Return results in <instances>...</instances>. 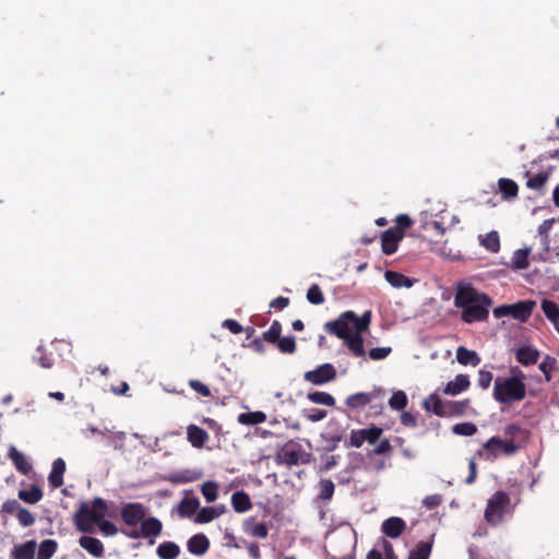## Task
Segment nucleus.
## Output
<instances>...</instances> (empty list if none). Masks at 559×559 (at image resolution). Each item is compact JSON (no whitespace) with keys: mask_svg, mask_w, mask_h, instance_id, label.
Listing matches in <instances>:
<instances>
[{"mask_svg":"<svg viewBox=\"0 0 559 559\" xmlns=\"http://www.w3.org/2000/svg\"><path fill=\"white\" fill-rule=\"evenodd\" d=\"M492 304L491 297L478 292L471 284L460 285L455 290L454 306L462 310L461 320L464 323L487 321Z\"/></svg>","mask_w":559,"mask_h":559,"instance_id":"nucleus-1","label":"nucleus"},{"mask_svg":"<svg viewBox=\"0 0 559 559\" xmlns=\"http://www.w3.org/2000/svg\"><path fill=\"white\" fill-rule=\"evenodd\" d=\"M370 322V311H366L361 317L354 311H345L336 320L326 322L324 330L331 335L345 340L353 334L352 329H355L356 332L368 331Z\"/></svg>","mask_w":559,"mask_h":559,"instance_id":"nucleus-2","label":"nucleus"},{"mask_svg":"<svg viewBox=\"0 0 559 559\" xmlns=\"http://www.w3.org/2000/svg\"><path fill=\"white\" fill-rule=\"evenodd\" d=\"M106 515L112 516V513L108 512L106 500L95 498L92 504L87 502L81 503L73 516V522L78 531L92 533L94 532L95 524H98Z\"/></svg>","mask_w":559,"mask_h":559,"instance_id":"nucleus-3","label":"nucleus"},{"mask_svg":"<svg viewBox=\"0 0 559 559\" xmlns=\"http://www.w3.org/2000/svg\"><path fill=\"white\" fill-rule=\"evenodd\" d=\"M524 374L519 371V376L509 378H497L493 385V399L500 404H510L520 402L526 396V385L523 381Z\"/></svg>","mask_w":559,"mask_h":559,"instance_id":"nucleus-4","label":"nucleus"},{"mask_svg":"<svg viewBox=\"0 0 559 559\" xmlns=\"http://www.w3.org/2000/svg\"><path fill=\"white\" fill-rule=\"evenodd\" d=\"M509 506V495L502 490L496 491L488 500L485 509V520L487 523L492 526L499 525L503 521Z\"/></svg>","mask_w":559,"mask_h":559,"instance_id":"nucleus-5","label":"nucleus"},{"mask_svg":"<svg viewBox=\"0 0 559 559\" xmlns=\"http://www.w3.org/2000/svg\"><path fill=\"white\" fill-rule=\"evenodd\" d=\"M483 450L486 452V460H492L500 453L513 455L519 450V447L512 440H503L493 436L484 443Z\"/></svg>","mask_w":559,"mask_h":559,"instance_id":"nucleus-6","label":"nucleus"},{"mask_svg":"<svg viewBox=\"0 0 559 559\" xmlns=\"http://www.w3.org/2000/svg\"><path fill=\"white\" fill-rule=\"evenodd\" d=\"M382 433L383 429L374 425L364 429L352 430L349 436V445L360 448L364 442L373 444L380 439Z\"/></svg>","mask_w":559,"mask_h":559,"instance_id":"nucleus-7","label":"nucleus"},{"mask_svg":"<svg viewBox=\"0 0 559 559\" xmlns=\"http://www.w3.org/2000/svg\"><path fill=\"white\" fill-rule=\"evenodd\" d=\"M384 397V391L381 388H376L371 392H358L347 396L345 405L352 409L357 411L364 408L374 400H382Z\"/></svg>","mask_w":559,"mask_h":559,"instance_id":"nucleus-8","label":"nucleus"},{"mask_svg":"<svg viewBox=\"0 0 559 559\" xmlns=\"http://www.w3.org/2000/svg\"><path fill=\"white\" fill-rule=\"evenodd\" d=\"M163 524L162 522L154 516L143 518L140 523V531L133 530L132 532H123L130 538H139V537H156L162 534Z\"/></svg>","mask_w":559,"mask_h":559,"instance_id":"nucleus-9","label":"nucleus"},{"mask_svg":"<svg viewBox=\"0 0 559 559\" xmlns=\"http://www.w3.org/2000/svg\"><path fill=\"white\" fill-rule=\"evenodd\" d=\"M336 378V370L332 364L320 365L314 370L305 372L304 379L314 385H322Z\"/></svg>","mask_w":559,"mask_h":559,"instance_id":"nucleus-10","label":"nucleus"},{"mask_svg":"<svg viewBox=\"0 0 559 559\" xmlns=\"http://www.w3.org/2000/svg\"><path fill=\"white\" fill-rule=\"evenodd\" d=\"M145 516V508L142 503L130 502L121 508V519L126 525L136 526Z\"/></svg>","mask_w":559,"mask_h":559,"instance_id":"nucleus-11","label":"nucleus"},{"mask_svg":"<svg viewBox=\"0 0 559 559\" xmlns=\"http://www.w3.org/2000/svg\"><path fill=\"white\" fill-rule=\"evenodd\" d=\"M397 229L389 228L381 234V249L386 255L393 254L397 251L399 242L403 239Z\"/></svg>","mask_w":559,"mask_h":559,"instance_id":"nucleus-12","label":"nucleus"},{"mask_svg":"<svg viewBox=\"0 0 559 559\" xmlns=\"http://www.w3.org/2000/svg\"><path fill=\"white\" fill-rule=\"evenodd\" d=\"M406 530V522L399 516H391L382 522L381 531L390 538H399Z\"/></svg>","mask_w":559,"mask_h":559,"instance_id":"nucleus-13","label":"nucleus"},{"mask_svg":"<svg viewBox=\"0 0 559 559\" xmlns=\"http://www.w3.org/2000/svg\"><path fill=\"white\" fill-rule=\"evenodd\" d=\"M535 306L536 302L533 300L519 301L510 305L511 317L521 322H526L532 316Z\"/></svg>","mask_w":559,"mask_h":559,"instance_id":"nucleus-14","label":"nucleus"},{"mask_svg":"<svg viewBox=\"0 0 559 559\" xmlns=\"http://www.w3.org/2000/svg\"><path fill=\"white\" fill-rule=\"evenodd\" d=\"M471 385V381L467 374L460 373L455 377L453 381H449L444 389L443 393L445 395H457L464 391H466Z\"/></svg>","mask_w":559,"mask_h":559,"instance_id":"nucleus-15","label":"nucleus"},{"mask_svg":"<svg viewBox=\"0 0 559 559\" xmlns=\"http://www.w3.org/2000/svg\"><path fill=\"white\" fill-rule=\"evenodd\" d=\"M515 358L523 366L535 365L539 358V352L530 345L521 346L515 350Z\"/></svg>","mask_w":559,"mask_h":559,"instance_id":"nucleus-16","label":"nucleus"},{"mask_svg":"<svg viewBox=\"0 0 559 559\" xmlns=\"http://www.w3.org/2000/svg\"><path fill=\"white\" fill-rule=\"evenodd\" d=\"M189 552L195 556L204 555L210 548V540L204 534H195L187 543Z\"/></svg>","mask_w":559,"mask_h":559,"instance_id":"nucleus-17","label":"nucleus"},{"mask_svg":"<svg viewBox=\"0 0 559 559\" xmlns=\"http://www.w3.org/2000/svg\"><path fill=\"white\" fill-rule=\"evenodd\" d=\"M79 544L83 549H85L90 555H92L95 558H102L104 556V545L96 537L82 536L79 539Z\"/></svg>","mask_w":559,"mask_h":559,"instance_id":"nucleus-18","label":"nucleus"},{"mask_svg":"<svg viewBox=\"0 0 559 559\" xmlns=\"http://www.w3.org/2000/svg\"><path fill=\"white\" fill-rule=\"evenodd\" d=\"M9 457L13 462L16 471L22 475H28L32 471V465L25 457V455L20 452L15 447H11L9 449Z\"/></svg>","mask_w":559,"mask_h":559,"instance_id":"nucleus-19","label":"nucleus"},{"mask_svg":"<svg viewBox=\"0 0 559 559\" xmlns=\"http://www.w3.org/2000/svg\"><path fill=\"white\" fill-rule=\"evenodd\" d=\"M362 333L364 332L355 331L352 335H349L348 337H346L344 340L347 348L350 350V353L355 357H365L366 356Z\"/></svg>","mask_w":559,"mask_h":559,"instance_id":"nucleus-20","label":"nucleus"},{"mask_svg":"<svg viewBox=\"0 0 559 559\" xmlns=\"http://www.w3.org/2000/svg\"><path fill=\"white\" fill-rule=\"evenodd\" d=\"M36 547L35 540L16 545L11 551V559H34Z\"/></svg>","mask_w":559,"mask_h":559,"instance_id":"nucleus-21","label":"nucleus"},{"mask_svg":"<svg viewBox=\"0 0 559 559\" xmlns=\"http://www.w3.org/2000/svg\"><path fill=\"white\" fill-rule=\"evenodd\" d=\"M64 472L66 462L61 457L55 460L51 472L48 476L49 484L52 488H59L62 486Z\"/></svg>","mask_w":559,"mask_h":559,"instance_id":"nucleus-22","label":"nucleus"},{"mask_svg":"<svg viewBox=\"0 0 559 559\" xmlns=\"http://www.w3.org/2000/svg\"><path fill=\"white\" fill-rule=\"evenodd\" d=\"M188 441L194 448H202L209 439V433L197 425H190L187 429Z\"/></svg>","mask_w":559,"mask_h":559,"instance_id":"nucleus-23","label":"nucleus"},{"mask_svg":"<svg viewBox=\"0 0 559 559\" xmlns=\"http://www.w3.org/2000/svg\"><path fill=\"white\" fill-rule=\"evenodd\" d=\"M231 506L235 512L245 513L252 508V502L249 495L240 490L231 495Z\"/></svg>","mask_w":559,"mask_h":559,"instance_id":"nucleus-24","label":"nucleus"},{"mask_svg":"<svg viewBox=\"0 0 559 559\" xmlns=\"http://www.w3.org/2000/svg\"><path fill=\"white\" fill-rule=\"evenodd\" d=\"M423 406L426 412L433 413L439 417H443L445 401H442L437 393H432L424 400Z\"/></svg>","mask_w":559,"mask_h":559,"instance_id":"nucleus-25","label":"nucleus"},{"mask_svg":"<svg viewBox=\"0 0 559 559\" xmlns=\"http://www.w3.org/2000/svg\"><path fill=\"white\" fill-rule=\"evenodd\" d=\"M180 551V547L170 540L163 542L156 548V555L159 559H177Z\"/></svg>","mask_w":559,"mask_h":559,"instance_id":"nucleus-26","label":"nucleus"},{"mask_svg":"<svg viewBox=\"0 0 559 559\" xmlns=\"http://www.w3.org/2000/svg\"><path fill=\"white\" fill-rule=\"evenodd\" d=\"M468 405H469L468 399L463 400V401H445L443 417L462 416L465 414Z\"/></svg>","mask_w":559,"mask_h":559,"instance_id":"nucleus-27","label":"nucleus"},{"mask_svg":"<svg viewBox=\"0 0 559 559\" xmlns=\"http://www.w3.org/2000/svg\"><path fill=\"white\" fill-rule=\"evenodd\" d=\"M199 507H200V501L197 497L183 498L179 502V504L177 507V511L181 518H190L197 512Z\"/></svg>","mask_w":559,"mask_h":559,"instance_id":"nucleus-28","label":"nucleus"},{"mask_svg":"<svg viewBox=\"0 0 559 559\" xmlns=\"http://www.w3.org/2000/svg\"><path fill=\"white\" fill-rule=\"evenodd\" d=\"M384 278L391 286L396 287V288H400V287L409 288L414 284V281L411 280L409 277L405 276L404 274L395 272V271H390V270L385 271Z\"/></svg>","mask_w":559,"mask_h":559,"instance_id":"nucleus-29","label":"nucleus"},{"mask_svg":"<svg viewBox=\"0 0 559 559\" xmlns=\"http://www.w3.org/2000/svg\"><path fill=\"white\" fill-rule=\"evenodd\" d=\"M456 359L461 365H472L477 366L480 361L477 353L475 350H469L464 346H460L456 350Z\"/></svg>","mask_w":559,"mask_h":559,"instance_id":"nucleus-30","label":"nucleus"},{"mask_svg":"<svg viewBox=\"0 0 559 559\" xmlns=\"http://www.w3.org/2000/svg\"><path fill=\"white\" fill-rule=\"evenodd\" d=\"M498 186L503 199L510 200L518 195L519 187L512 179L501 178L498 181Z\"/></svg>","mask_w":559,"mask_h":559,"instance_id":"nucleus-31","label":"nucleus"},{"mask_svg":"<svg viewBox=\"0 0 559 559\" xmlns=\"http://www.w3.org/2000/svg\"><path fill=\"white\" fill-rule=\"evenodd\" d=\"M17 496L24 502L34 504L41 500L43 491L38 486L32 485L29 489L20 490Z\"/></svg>","mask_w":559,"mask_h":559,"instance_id":"nucleus-32","label":"nucleus"},{"mask_svg":"<svg viewBox=\"0 0 559 559\" xmlns=\"http://www.w3.org/2000/svg\"><path fill=\"white\" fill-rule=\"evenodd\" d=\"M266 420V415L261 412L241 413L238 416V423L246 426L262 424Z\"/></svg>","mask_w":559,"mask_h":559,"instance_id":"nucleus-33","label":"nucleus"},{"mask_svg":"<svg viewBox=\"0 0 559 559\" xmlns=\"http://www.w3.org/2000/svg\"><path fill=\"white\" fill-rule=\"evenodd\" d=\"M540 308L545 314V317L551 323H558L559 320V306L549 299H543L540 302Z\"/></svg>","mask_w":559,"mask_h":559,"instance_id":"nucleus-34","label":"nucleus"},{"mask_svg":"<svg viewBox=\"0 0 559 559\" xmlns=\"http://www.w3.org/2000/svg\"><path fill=\"white\" fill-rule=\"evenodd\" d=\"M531 253V248L519 249L514 252L512 257V267L514 270H525L528 267V255Z\"/></svg>","mask_w":559,"mask_h":559,"instance_id":"nucleus-35","label":"nucleus"},{"mask_svg":"<svg viewBox=\"0 0 559 559\" xmlns=\"http://www.w3.org/2000/svg\"><path fill=\"white\" fill-rule=\"evenodd\" d=\"M58 544L53 539H45L39 544L36 559H50L57 551Z\"/></svg>","mask_w":559,"mask_h":559,"instance_id":"nucleus-36","label":"nucleus"},{"mask_svg":"<svg viewBox=\"0 0 559 559\" xmlns=\"http://www.w3.org/2000/svg\"><path fill=\"white\" fill-rule=\"evenodd\" d=\"M245 531L251 536L259 538H265L269 534V528L263 522L254 524L253 521H246Z\"/></svg>","mask_w":559,"mask_h":559,"instance_id":"nucleus-37","label":"nucleus"},{"mask_svg":"<svg viewBox=\"0 0 559 559\" xmlns=\"http://www.w3.org/2000/svg\"><path fill=\"white\" fill-rule=\"evenodd\" d=\"M307 399L314 404H321L330 407L335 405V399L326 392H311L307 395Z\"/></svg>","mask_w":559,"mask_h":559,"instance_id":"nucleus-38","label":"nucleus"},{"mask_svg":"<svg viewBox=\"0 0 559 559\" xmlns=\"http://www.w3.org/2000/svg\"><path fill=\"white\" fill-rule=\"evenodd\" d=\"M200 474H197L191 471H181L169 475L168 480L173 484H186L192 483L199 479Z\"/></svg>","mask_w":559,"mask_h":559,"instance_id":"nucleus-39","label":"nucleus"},{"mask_svg":"<svg viewBox=\"0 0 559 559\" xmlns=\"http://www.w3.org/2000/svg\"><path fill=\"white\" fill-rule=\"evenodd\" d=\"M431 543L421 542L409 551L407 559H429L431 554Z\"/></svg>","mask_w":559,"mask_h":559,"instance_id":"nucleus-40","label":"nucleus"},{"mask_svg":"<svg viewBox=\"0 0 559 559\" xmlns=\"http://www.w3.org/2000/svg\"><path fill=\"white\" fill-rule=\"evenodd\" d=\"M221 514L222 510H217V508L204 507L198 512L195 521L202 524L209 523L214 519L218 518Z\"/></svg>","mask_w":559,"mask_h":559,"instance_id":"nucleus-41","label":"nucleus"},{"mask_svg":"<svg viewBox=\"0 0 559 559\" xmlns=\"http://www.w3.org/2000/svg\"><path fill=\"white\" fill-rule=\"evenodd\" d=\"M201 492L207 502H214L218 497V484L214 480H207L202 484Z\"/></svg>","mask_w":559,"mask_h":559,"instance_id":"nucleus-42","label":"nucleus"},{"mask_svg":"<svg viewBox=\"0 0 559 559\" xmlns=\"http://www.w3.org/2000/svg\"><path fill=\"white\" fill-rule=\"evenodd\" d=\"M282 333V324L280 321L274 320L270 326V329L262 333V340L275 344L281 337Z\"/></svg>","mask_w":559,"mask_h":559,"instance_id":"nucleus-43","label":"nucleus"},{"mask_svg":"<svg viewBox=\"0 0 559 559\" xmlns=\"http://www.w3.org/2000/svg\"><path fill=\"white\" fill-rule=\"evenodd\" d=\"M480 243L490 252H498L500 249V238L497 231L488 233Z\"/></svg>","mask_w":559,"mask_h":559,"instance_id":"nucleus-44","label":"nucleus"},{"mask_svg":"<svg viewBox=\"0 0 559 559\" xmlns=\"http://www.w3.org/2000/svg\"><path fill=\"white\" fill-rule=\"evenodd\" d=\"M407 395L404 391H396L389 400V405L394 411H403L407 405Z\"/></svg>","mask_w":559,"mask_h":559,"instance_id":"nucleus-45","label":"nucleus"},{"mask_svg":"<svg viewBox=\"0 0 559 559\" xmlns=\"http://www.w3.org/2000/svg\"><path fill=\"white\" fill-rule=\"evenodd\" d=\"M278 350L283 354H294L297 349L296 341L294 336L280 337L275 343Z\"/></svg>","mask_w":559,"mask_h":559,"instance_id":"nucleus-46","label":"nucleus"},{"mask_svg":"<svg viewBox=\"0 0 559 559\" xmlns=\"http://www.w3.org/2000/svg\"><path fill=\"white\" fill-rule=\"evenodd\" d=\"M548 179V171L536 174L528 178V180L526 181V187L534 190H540L544 188Z\"/></svg>","mask_w":559,"mask_h":559,"instance_id":"nucleus-47","label":"nucleus"},{"mask_svg":"<svg viewBox=\"0 0 559 559\" xmlns=\"http://www.w3.org/2000/svg\"><path fill=\"white\" fill-rule=\"evenodd\" d=\"M307 300L312 305H322L324 295L318 284H312L307 292Z\"/></svg>","mask_w":559,"mask_h":559,"instance_id":"nucleus-48","label":"nucleus"},{"mask_svg":"<svg viewBox=\"0 0 559 559\" xmlns=\"http://www.w3.org/2000/svg\"><path fill=\"white\" fill-rule=\"evenodd\" d=\"M334 483L331 479H321L319 483V498L330 500L334 493Z\"/></svg>","mask_w":559,"mask_h":559,"instance_id":"nucleus-49","label":"nucleus"},{"mask_svg":"<svg viewBox=\"0 0 559 559\" xmlns=\"http://www.w3.org/2000/svg\"><path fill=\"white\" fill-rule=\"evenodd\" d=\"M452 431L459 436H473L477 431V427L473 423H460L453 426Z\"/></svg>","mask_w":559,"mask_h":559,"instance_id":"nucleus-50","label":"nucleus"},{"mask_svg":"<svg viewBox=\"0 0 559 559\" xmlns=\"http://www.w3.org/2000/svg\"><path fill=\"white\" fill-rule=\"evenodd\" d=\"M300 454L296 450H287L278 454V462L288 466L297 465L299 463Z\"/></svg>","mask_w":559,"mask_h":559,"instance_id":"nucleus-51","label":"nucleus"},{"mask_svg":"<svg viewBox=\"0 0 559 559\" xmlns=\"http://www.w3.org/2000/svg\"><path fill=\"white\" fill-rule=\"evenodd\" d=\"M396 225L391 227L392 229H397V231L405 236V230L408 229L413 225L412 218L406 214H400L395 218Z\"/></svg>","mask_w":559,"mask_h":559,"instance_id":"nucleus-52","label":"nucleus"},{"mask_svg":"<svg viewBox=\"0 0 559 559\" xmlns=\"http://www.w3.org/2000/svg\"><path fill=\"white\" fill-rule=\"evenodd\" d=\"M20 524L24 527L31 526L35 523V516L25 508H21L16 515Z\"/></svg>","mask_w":559,"mask_h":559,"instance_id":"nucleus-53","label":"nucleus"},{"mask_svg":"<svg viewBox=\"0 0 559 559\" xmlns=\"http://www.w3.org/2000/svg\"><path fill=\"white\" fill-rule=\"evenodd\" d=\"M189 386L202 395L203 397H210L212 395L210 388L199 380L192 379L189 381Z\"/></svg>","mask_w":559,"mask_h":559,"instance_id":"nucleus-54","label":"nucleus"},{"mask_svg":"<svg viewBox=\"0 0 559 559\" xmlns=\"http://www.w3.org/2000/svg\"><path fill=\"white\" fill-rule=\"evenodd\" d=\"M555 358L546 356L545 360L539 364V370L545 374L547 381L551 379V371L555 367Z\"/></svg>","mask_w":559,"mask_h":559,"instance_id":"nucleus-55","label":"nucleus"},{"mask_svg":"<svg viewBox=\"0 0 559 559\" xmlns=\"http://www.w3.org/2000/svg\"><path fill=\"white\" fill-rule=\"evenodd\" d=\"M492 379H493V376L490 371L480 369L478 371L477 384L483 390H487L490 386Z\"/></svg>","mask_w":559,"mask_h":559,"instance_id":"nucleus-56","label":"nucleus"},{"mask_svg":"<svg viewBox=\"0 0 559 559\" xmlns=\"http://www.w3.org/2000/svg\"><path fill=\"white\" fill-rule=\"evenodd\" d=\"M326 415H328V413L324 409H320V408L305 409V417L312 423H317V421L324 419L326 417Z\"/></svg>","mask_w":559,"mask_h":559,"instance_id":"nucleus-57","label":"nucleus"},{"mask_svg":"<svg viewBox=\"0 0 559 559\" xmlns=\"http://www.w3.org/2000/svg\"><path fill=\"white\" fill-rule=\"evenodd\" d=\"M391 352V347H374L369 350L368 355L372 360H382L386 358Z\"/></svg>","mask_w":559,"mask_h":559,"instance_id":"nucleus-58","label":"nucleus"},{"mask_svg":"<svg viewBox=\"0 0 559 559\" xmlns=\"http://www.w3.org/2000/svg\"><path fill=\"white\" fill-rule=\"evenodd\" d=\"M22 508V506L19 503V501L12 499V500H8L5 501L2 507H1V512L2 513H5V514H10V515H17V512L20 511V509Z\"/></svg>","mask_w":559,"mask_h":559,"instance_id":"nucleus-59","label":"nucleus"},{"mask_svg":"<svg viewBox=\"0 0 559 559\" xmlns=\"http://www.w3.org/2000/svg\"><path fill=\"white\" fill-rule=\"evenodd\" d=\"M100 532L106 536H115L118 534L117 526L107 520H102L98 524Z\"/></svg>","mask_w":559,"mask_h":559,"instance_id":"nucleus-60","label":"nucleus"},{"mask_svg":"<svg viewBox=\"0 0 559 559\" xmlns=\"http://www.w3.org/2000/svg\"><path fill=\"white\" fill-rule=\"evenodd\" d=\"M391 450H392V445H391L389 439H382L377 444V447L371 451L370 454H373V455L388 454L391 452Z\"/></svg>","mask_w":559,"mask_h":559,"instance_id":"nucleus-61","label":"nucleus"},{"mask_svg":"<svg viewBox=\"0 0 559 559\" xmlns=\"http://www.w3.org/2000/svg\"><path fill=\"white\" fill-rule=\"evenodd\" d=\"M222 325H223V328L229 330L233 334H239V333L243 332V330H245L242 328V325L234 319H226L222 323Z\"/></svg>","mask_w":559,"mask_h":559,"instance_id":"nucleus-62","label":"nucleus"},{"mask_svg":"<svg viewBox=\"0 0 559 559\" xmlns=\"http://www.w3.org/2000/svg\"><path fill=\"white\" fill-rule=\"evenodd\" d=\"M401 424L406 427L414 428L417 426V420H416V417L412 413L403 412L401 414Z\"/></svg>","mask_w":559,"mask_h":559,"instance_id":"nucleus-63","label":"nucleus"},{"mask_svg":"<svg viewBox=\"0 0 559 559\" xmlns=\"http://www.w3.org/2000/svg\"><path fill=\"white\" fill-rule=\"evenodd\" d=\"M288 305H289V298L278 296L271 301L270 307L274 308V309L282 310V309L286 308Z\"/></svg>","mask_w":559,"mask_h":559,"instance_id":"nucleus-64","label":"nucleus"}]
</instances>
